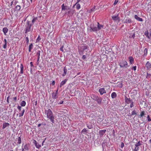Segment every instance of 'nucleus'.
Here are the masks:
<instances>
[{
    "label": "nucleus",
    "mask_w": 151,
    "mask_h": 151,
    "mask_svg": "<svg viewBox=\"0 0 151 151\" xmlns=\"http://www.w3.org/2000/svg\"><path fill=\"white\" fill-rule=\"evenodd\" d=\"M40 50H38L37 53V59L38 60H39L40 58Z\"/></svg>",
    "instance_id": "7c9ffc66"
},
{
    "label": "nucleus",
    "mask_w": 151,
    "mask_h": 151,
    "mask_svg": "<svg viewBox=\"0 0 151 151\" xmlns=\"http://www.w3.org/2000/svg\"><path fill=\"white\" fill-rule=\"evenodd\" d=\"M135 36V33L134 32H132L131 33H129V37L130 38H134Z\"/></svg>",
    "instance_id": "aec40b11"
},
{
    "label": "nucleus",
    "mask_w": 151,
    "mask_h": 151,
    "mask_svg": "<svg viewBox=\"0 0 151 151\" xmlns=\"http://www.w3.org/2000/svg\"><path fill=\"white\" fill-rule=\"evenodd\" d=\"M6 46H7V44H4V45L3 46V48L4 49H6Z\"/></svg>",
    "instance_id": "6e6d98bb"
},
{
    "label": "nucleus",
    "mask_w": 151,
    "mask_h": 151,
    "mask_svg": "<svg viewBox=\"0 0 151 151\" xmlns=\"http://www.w3.org/2000/svg\"><path fill=\"white\" fill-rule=\"evenodd\" d=\"M58 87L55 93L53 92L52 93V98L54 99H56L58 97Z\"/></svg>",
    "instance_id": "6e6552de"
},
{
    "label": "nucleus",
    "mask_w": 151,
    "mask_h": 151,
    "mask_svg": "<svg viewBox=\"0 0 151 151\" xmlns=\"http://www.w3.org/2000/svg\"><path fill=\"white\" fill-rule=\"evenodd\" d=\"M37 17H33V18L32 20V24H33L37 20Z\"/></svg>",
    "instance_id": "c756f323"
},
{
    "label": "nucleus",
    "mask_w": 151,
    "mask_h": 151,
    "mask_svg": "<svg viewBox=\"0 0 151 151\" xmlns=\"http://www.w3.org/2000/svg\"><path fill=\"white\" fill-rule=\"evenodd\" d=\"M63 103V101H60V102H59L58 103V104H62Z\"/></svg>",
    "instance_id": "4d7b16f0"
},
{
    "label": "nucleus",
    "mask_w": 151,
    "mask_h": 151,
    "mask_svg": "<svg viewBox=\"0 0 151 151\" xmlns=\"http://www.w3.org/2000/svg\"><path fill=\"white\" fill-rule=\"evenodd\" d=\"M63 71H64V73L62 74V76H65L66 74V73H67V70L66 68L65 67H64Z\"/></svg>",
    "instance_id": "bb28decb"
},
{
    "label": "nucleus",
    "mask_w": 151,
    "mask_h": 151,
    "mask_svg": "<svg viewBox=\"0 0 151 151\" xmlns=\"http://www.w3.org/2000/svg\"><path fill=\"white\" fill-rule=\"evenodd\" d=\"M21 9V6L19 5H17L15 8V10L16 11H19Z\"/></svg>",
    "instance_id": "a878e982"
},
{
    "label": "nucleus",
    "mask_w": 151,
    "mask_h": 151,
    "mask_svg": "<svg viewBox=\"0 0 151 151\" xmlns=\"http://www.w3.org/2000/svg\"><path fill=\"white\" fill-rule=\"evenodd\" d=\"M116 96L117 95L116 93L115 92L112 93L111 94V97L113 99L116 98Z\"/></svg>",
    "instance_id": "5701e85b"
},
{
    "label": "nucleus",
    "mask_w": 151,
    "mask_h": 151,
    "mask_svg": "<svg viewBox=\"0 0 151 151\" xmlns=\"http://www.w3.org/2000/svg\"><path fill=\"white\" fill-rule=\"evenodd\" d=\"M129 60L131 64L134 63V59L132 57L130 56L129 57Z\"/></svg>",
    "instance_id": "412c9836"
},
{
    "label": "nucleus",
    "mask_w": 151,
    "mask_h": 151,
    "mask_svg": "<svg viewBox=\"0 0 151 151\" xmlns=\"http://www.w3.org/2000/svg\"><path fill=\"white\" fill-rule=\"evenodd\" d=\"M32 24L31 23L30 21H27L26 24L25 25V33H27V32H29L31 31V28Z\"/></svg>",
    "instance_id": "20e7f679"
},
{
    "label": "nucleus",
    "mask_w": 151,
    "mask_h": 151,
    "mask_svg": "<svg viewBox=\"0 0 151 151\" xmlns=\"http://www.w3.org/2000/svg\"><path fill=\"white\" fill-rule=\"evenodd\" d=\"M34 102H35V106L37 105V101L36 100V101H35V100H34Z\"/></svg>",
    "instance_id": "052dcab7"
},
{
    "label": "nucleus",
    "mask_w": 151,
    "mask_h": 151,
    "mask_svg": "<svg viewBox=\"0 0 151 151\" xmlns=\"http://www.w3.org/2000/svg\"><path fill=\"white\" fill-rule=\"evenodd\" d=\"M33 142L37 148L39 149L41 147V145H40L35 140H34Z\"/></svg>",
    "instance_id": "4468645a"
},
{
    "label": "nucleus",
    "mask_w": 151,
    "mask_h": 151,
    "mask_svg": "<svg viewBox=\"0 0 151 151\" xmlns=\"http://www.w3.org/2000/svg\"><path fill=\"white\" fill-rule=\"evenodd\" d=\"M25 40H26V41L27 42V43H28L29 40V38L28 37H26Z\"/></svg>",
    "instance_id": "09e8293b"
},
{
    "label": "nucleus",
    "mask_w": 151,
    "mask_h": 151,
    "mask_svg": "<svg viewBox=\"0 0 151 151\" xmlns=\"http://www.w3.org/2000/svg\"><path fill=\"white\" fill-rule=\"evenodd\" d=\"M99 91L101 95H102L106 93V91L104 88H101L99 89Z\"/></svg>",
    "instance_id": "9d476101"
},
{
    "label": "nucleus",
    "mask_w": 151,
    "mask_h": 151,
    "mask_svg": "<svg viewBox=\"0 0 151 151\" xmlns=\"http://www.w3.org/2000/svg\"><path fill=\"white\" fill-rule=\"evenodd\" d=\"M14 100L16 101L17 99V97H15L13 98Z\"/></svg>",
    "instance_id": "680f3d73"
},
{
    "label": "nucleus",
    "mask_w": 151,
    "mask_h": 151,
    "mask_svg": "<svg viewBox=\"0 0 151 151\" xmlns=\"http://www.w3.org/2000/svg\"><path fill=\"white\" fill-rule=\"evenodd\" d=\"M68 80L67 79H65L64 80L62 81L60 83V87H61L63 86L65 84Z\"/></svg>",
    "instance_id": "a211bd4d"
},
{
    "label": "nucleus",
    "mask_w": 151,
    "mask_h": 151,
    "mask_svg": "<svg viewBox=\"0 0 151 151\" xmlns=\"http://www.w3.org/2000/svg\"><path fill=\"white\" fill-rule=\"evenodd\" d=\"M42 125V124H38V127H40V126H41V125Z\"/></svg>",
    "instance_id": "774afa93"
},
{
    "label": "nucleus",
    "mask_w": 151,
    "mask_h": 151,
    "mask_svg": "<svg viewBox=\"0 0 151 151\" xmlns=\"http://www.w3.org/2000/svg\"><path fill=\"white\" fill-rule=\"evenodd\" d=\"M124 143L123 142H122L121 144V148H123L124 146Z\"/></svg>",
    "instance_id": "603ef678"
},
{
    "label": "nucleus",
    "mask_w": 151,
    "mask_h": 151,
    "mask_svg": "<svg viewBox=\"0 0 151 151\" xmlns=\"http://www.w3.org/2000/svg\"><path fill=\"white\" fill-rule=\"evenodd\" d=\"M62 10L65 11L70 9L69 7L67 6H65L64 4H63L61 6Z\"/></svg>",
    "instance_id": "9b49d317"
},
{
    "label": "nucleus",
    "mask_w": 151,
    "mask_h": 151,
    "mask_svg": "<svg viewBox=\"0 0 151 151\" xmlns=\"http://www.w3.org/2000/svg\"><path fill=\"white\" fill-rule=\"evenodd\" d=\"M18 141L17 143L18 144H20L21 143V138L20 137H19Z\"/></svg>",
    "instance_id": "72a5a7b5"
},
{
    "label": "nucleus",
    "mask_w": 151,
    "mask_h": 151,
    "mask_svg": "<svg viewBox=\"0 0 151 151\" xmlns=\"http://www.w3.org/2000/svg\"><path fill=\"white\" fill-rule=\"evenodd\" d=\"M136 114L137 113L136 112V110H134L132 112L131 115H133Z\"/></svg>",
    "instance_id": "58836bf2"
},
{
    "label": "nucleus",
    "mask_w": 151,
    "mask_h": 151,
    "mask_svg": "<svg viewBox=\"0 0 151 151\" xmlns=\"http://www.w3.org/2000/svg\"><path fill=\"white\" fill-rule=\"evenodd\" d=\"M55 84V81H52V83H50L51 85H52V86H54Z\"/></svg>",
    "instance_id": "8fccbe9b"
},
{
    "label": "nucleus",
    "mask_w": 151,
    "mask_h": 151,
    "mask_svg": "<svg viewBox=\"0 0 151 151\" xmlns=\"http://www.w3.org/2000/svg\"><path fill=\"white\" fill-rule=\"evenodd\" d=\"M103 27V25L101 24L99 22H97V27L94 26V24H92L90 25L89 31L90 32H97L100 30Z\"/></svg>",
    "instance_id": "f257e3e1"
},
{
    "label": "nucleus",
    "mask_w": 151,
    "mask_h": 151,
    "mask_svg": "<svg viewBox=\"0 0 151 151\" xmlns=\"http://www.w3.org/2000/svg\"><path fill=\"white\" fill-rule=\"evenodd\" d=\"M10 124L8 123L4 122L3 124L2 129H4L5 128L7 127H9Z\"/></svg>",
    "instance_id": "6ab92c4d"
},
{
    "label": "nucleus",
    "mask_w": 151,
    "mask_h": 151,
    "mask_svg": "<svg viewBox=\"0 0 151 151\" xmlns=\"http://www.w3.org/2000/svg\"><path fill=\"white\" fill-rule=\"evenodd\" d=\"M118 0H115L114 2V5H115L118 2Z\"/></svg>",
    "instance_id": "de8ad7c7"
},
{
    "label": "nucleus",
    "mask_w": 151,
    "mask_h": 151,
    "mask_svg": "<svg viewBox=\"0 0 151 151\" xmlns=\"http://www.w3.org/2000/svg\"><path fill=\"white\" fill-rule=\"evenodd\" d=\"M134 18L136 19L139 22L143 21V19L139 17L137 15H135L134 16Z\"/></svg>",
    "instance_id": "f3484780"
},
{
    "label": "nucleus",
    "mask_w": 151,
    "mask_h": 151,
    "mask_svg": "<svg viewBox=\"0 0 151 151\" xmlns=\"http://www.w3.org/2000/svg\"><path fill=\"white\" fill-rule=\"evenodd\" d=\"M87 48V46H83L82 47V50L84 51Z\"/></svg>",
    "instance_id": "c9c22d12"
},
{
    "label": "nucleus",
    "mask_w": 151,
    "mask_h": 151,
    "mask_svg": "<svg viewBox=\"0 0 151 151\" xmlns=\"http://www.w3.org/2000/svg\"><path fill=\"white\" fill-rule=\"evenodd\" d=\"M45 113H46L47 117V118L49 119L50 121L52 123H55V116H53L52 112L50 109H49L45 111Z\"/></svg>",
    "instance_id": "f03ea898"
},
{
    "label": "nucleus",
    "mask_w": 151,
    "mask_h": 151,
    "mask_svg": "<svg viewBox=\"0 0 151 151\" xmlns=\"http://www.w3.org/2000/svg\"><path fill=\"white\" fill-rule=\"evenodd\" d=\"M21 106H17V109L18 110H19V111H20L21 110Z\"/></svg>",
    "instance_id": "864d4df0"
},
{
    "label": "nucleus",
    "mask_w": 151,
    "mask_h": 151,
    "mask_svg": "<svg viewBox=\"0 0 151 151\" xmlns=\"http://www.w3.org/2000/svg\"><path fill=\"white\" fill-rule=\"evenodd\" d=\"M112 18L114 21H118V22L120 21V18L119 17V14H118L116 16H113L112 17Z\"/></svg>",
    "instance_id": "1a4fd4ad"
},
{
    "label": "nucleus",
    "mask_w": 151,
    "mask_h": 151,
    "mask_svg": "<svg viewBox=\"0 0 151 151\" xmlns=\"http://www.w3.org/2000/svg\"><path fill=\"white\" fill-rule=\"evenodd\" d=\"M124 100L125 102L128 104L133 101L132 99H131L130 98H128L126 96H125Z\"/></svg>",
    "instance_id": "f8f14e48"
},
{
    "label": "nucleus",
    "mask_w": 151,
    "mask_h": 151,
    "mask_svg": "<svg viewBox=\"0 0 151 151\" xmlns=\"http://www.w3.org/2000/svg\"><path fill=\"white\" fill-rule=\"evenodd\" d=\"M81 132L83 133L84 134L86 133L87 132V130H86V129L84 128L82 130Z\"/></svg>",
    "instance_id": "4c0bfd02"
},
{
    "label": "nucleus",
    "mask_w": 151,
    "mask_h": 151,
    "mask_svg": "<svg viewBox=\"0 0 151 151\" xmlns=\"http://www.w3.org/2000/svg\"><path fill=\"white\" fill-rule=\"evenodd\" d=\"M27 1L29 2L30 1L31 3H32V0H27Z\"/></svg>",
    "instance_id": "338daca9"
},
{
    "label": "nucleus",
    "mask_w": 151,
    "mask_h": 151,
    "mask_svg": "<svg viewBox=\"0 0 151 151\" xmlns=\"http://www.w3.org/2000/svg\"><path fill=\"white\" fill-rule=\"evenodd\" d=\"M106 132V130L104 129L103 130H101L99 131V134L100 136H102L104 134H105Z\"/></svg>",
    "instance_id": "ddd939ff"
},
{
    "label": "nucleus",
    "mask_w": 151,
    "mask_h": 151,
    "mask_svg": "<svg viewBox=\"0 0 151 151\" xmlns=\"http://www.w3.org/2000/svg\"><path fill=\"white\" fill-rule=\"evenodd\" d=\"M136 66H135L133 67V69L134 70H136Z\"/></svg>",
    "instance_id": "13d9d810"
},
{
    "label": "nucleus",
    "mask_w": 151,
    "mask_h": 151,
    "mask_svg": "<svg viewBox=\"0 0 151 151\" xmlns=\"http://www.w3.org/2000/svg\"><path fill=\"white\" fill-rule=\"evenodd\" d=\"M142 141H139L137 143L135 144V145L137 147H138L139 146L141 145H142Z\"/></svg>",
    "instance_id": "393cba45"
},
{
    "label": "nucleus",
    "mask_w": 151,
    "mask_h": 151,
    "mask_svg": "<svg viewBox=\"0 0 151 151\" xmlns=\"http://www.w3.org/2000/svg\"><path fill=\"white\" fill-rule=\"evenodd\" d=\"M146 36L149 39H151V29H150L148 31V30L146 31L144 33Z\"/></svg>",
    "instance_id": "423d86ee"
},
{
    "label": "nucleus",
    "mask_w": 151,
    "mask_h": 151,
    "mask_svg": "<svg viewBox=\"0 0 151 151\" xmlns=\"http://www.w3.org/2000/svg\"><path fill=\"white\" fill-rule=\"evenodd\" d=\"M91 97L93 99L96 101L99 104H101L102 101V99L101 97L94 94L92 95Z\"/></svg>",
    "instance_id": "7ed1b4c3"
},
{
    "label": "nucleus",
    "mask_w": 151,
    "mask_h": 151,
    "mask_svg": "<svg viewBox=\"0 0 151 151\" xmlns=\"http://www.w3.org/2000/svg\"><path fill=\"white\" fill-rule=\"evenodd\" d=\"M4 42L5 44H7V41L6 39H4Z\"/></svg>",
    "instance_id": "0e129e2a"
},
{
    "label": "nucleus",
    "mask_w": 151,
    "mask_h": 151,
    "mask_svg": "<svg viewBox=\"0 0 151 151\" xmlns=\"http://www.w3.org/2000/svg\"><path fill=\"white\" fill-rule=\"evenodd\" d=\"M147 53V48H145L144 50V56H146Z\"/></svg>",
    "instance_id": "2f4dec72"
},
{
    "label": "nucleus",
    "mask_w": 151,
    "mask_h": 151,
    "mask_svg": "<svg viewBox=\"0 0 151 151\" xmlns=\"http://www.w3.org/2000/svg\"><path fill=\"white\" fill-rule=\"evenodd\" d=\"M2 31L3 32H4V34L5 35H6V33H7V32H8V29L6 27H4L3 28V29H2Z\"/></svg>",
    "instance_id": "4be33fe9"
},
{
    "label": "nucleus",
    "mask_w": 151,
    "mask_h": 151,
    "mask_svg": "<svg viewBox=\"0 0 151 151\" xmlns=\"http://www.w3.org/2000/svg\"><path fill=\"white\" fill-rule=\"evenodd\" d=\"M81 0H77V2L76 3V4L77 3H78Z\"/></svg>",
    "instance_id": "e2e57ef3"
},
{
    "label": "nucleus",
    "mask_w": 151,
    "mask_h": 151,
    "mask_svg": "<svg viewBox=\"0 0 151 151\" xmlns=\"http://www.w3.org/2000/svg\"><path fill=\"white\" fill-rule=\"evenodd\" d=\"M41 39V38L40 37V36L39 35H38V36L36 40V42H39Z\"/></svg>",
    "instance_id": "ea45409f"
},
{
    "label": "nucleus",
    "mask_w": 151,
    "mask_h": 151,
    "mask_svg": "<svg viewBox=\"0 0 151 151\" xmlns=\"http://www.w3.org/2000/svg\"><path fill=\"white\" fill-rule=\"evenodd\" d=\"M86 124L87 127L89 129H91L93 127V126L92 124L90 122L87 123Z\"/></svg>",
    "instance_id": "dca6fc26"
},
{
    "label": "nucleus",
    "mask_w": 151,
    "mask_h": 151,
    "mask_svg": "<svg viewBox=\"0 0 151 151\" xmlns=\"http://www.w3.org/2000/svg\"><path fill=\"white\" fill-rule=\"evenodd\" d=\"M151 77V74H149L148 73H147V75L146 77V78H150Z\"/></svg>",
    "instance_id": "a19ab883"
},
{
    "label": "nucleus",
    "mask_w": 151,
    "mask_h": 151,
    "mask_svg": "<svg viewBox=\"0 0 151 151\" xmlns=\"http://www.w3.org/2000/svg\"><path fill=\"white\" fill-rule=\"evenodd\" d=\"M24 149L26 150H28L29 149V147L28 146L27 144H26L24 146V148H23Z\"/></svg>",
    "instance_id": "e433bc0d"
},
{
    "label": "nucleus",
    "mask_w": 151,
    "mask_h": 151,
    "mask_svg": "<svg viewBox=\"0 0 151 151\" xmlns=\"http://www.w3.org/2000/svg\"><path fill=\"white\" fill-rule=\"evenodd\" d=\"M84 51L82 50H81L79 51V53L80 55H82L83 54Z\"/></svg>",
    "instance_id": "49530a36"
},
{
    "label": "nucleus",
    "mask_w": 151,
    "mask_h": 151,
    "mask_svg": "<svg viewBox=\"0 0 151 151\" xmlns=\"http://www.w3.org/2000/svg\"><path fill=\"white\" fill-rule=\"evenodd\" d=\"M147 119L148 121V122H150L151 121V119L150 118V116L149 115L147 116Z\"/></svg>",
    "instance_id": "a18cd8bd"
},
{
    "label": "nucleus",
    "mask_w": 151,
    "mask_h": 151,
    "mask_svg": "<svg viewBox=\"0 0 151 151\" xmlns=\"http://www.w3.org/2000/svg\"><path fill=\"white\" fill-rule=\"evenodd\" d=\"M119 65L121 68H127L128 66L127 63L125 60H122L119 63Z\"/></svg>",
    "instance_id": "39448f33"
},
{
    "label": "nucleus",
    "mask_w": 151,
    "mask_h": 151,
    "mask_svg": "<svg viewBox=\"0 0 151 151\" xmlns=\"http://www.w3.org/2000/svg\"><path fill=\"white\" fill-rule=\"evenodd\" d=\"M76 8L77 9H79L81 8L80 4H79L77 3L76 5Z\"/></svg>",
    "instance_id": "f704fd0d"
},
{
    "label": "nucleus",
    "mask_w": 151,
    "mask_h": 151,
    "mask_svg": "<svg viewBox=\"0 0 151 151\" xmlns=\"http://www.w3.org/2000/svg\"><path fill=\"white\" fill-rule=\"evenodd\" d=\"M86 58V56L85 55H83L82 56V59L83 60L85 59Z\"/></svg>",
    "instance_id": "bf43d9fd"
},
{
    "label": "nucleus",
    "mask_w": 151,
    "mask_h": 151,
    "mask_svg": "<svg viewBox=\"0 0 151 151\" xmlns=\"http://www.w3.org/2000/svg\"><path fill=\"white\" fill-rule=\"evenodd\" d=\"M145 111H142L140 114V115H139V118H141V117H142L143 116H144L145 115Z\"/></svg>",
    "instance_id": "cd10ccee"
},
{
    "label": "nucleus",
    "mask_w": 151,
    "mask_h": 151,
    "mask_svg": "<svg viewBox=\"0 0 151 151\" xmlns=\"http://www.w3.org/2000/svg\"><path fill=\"white\" fill-rule=\"evenodd\" d=\"M41 124H42V125H46V124L45 123H42Z\"/></svg>",
    "instance_id": "69168bd1"
},
{
    "label": "nucleus",
    "mask_w": 151,
    "mask_h": 151,
    "mask_svg": "<svg viewBox=\"0 0 151 151\" xmlns=\"http://www.w3.org/2000/svg\"><path fill=\"white\" fill-rule=\"evenodd\" d=\"M26 102L25 101H23L20 103V105L22 106H24L26 105Z\"/></svg>",
    "instance_id": "c85d7f7f"
},
{
    "label": "nucleus",
    "mask_w": 151,
    "mask_h": 151,
    "mask_svg": "<svg viewBox=\"0 0 151 151\" xmlns=\"http://www.w3.org/2000/svg\"><path fill=\"white\" fill-rule=\"evenodd\" d=\"M145 66L147 70H149L151 68V64L149 61L147 62Z\"/></svg>",
    "instance_id": "2eb2a0df"
},
{
    "label": "nucleus",
    "mask_w": 151,
    "mask_h": 151,
    "mask_svg": "<svg viewBox=\"0 0 151 151\" xmlns=\"http://www.w3.org/2000/svg\"><path fill=\"white\" fill-rule=\"evenodd\" d=\"M20 68V73L21 74H23V73L24 66L22 64H21Z\"/></svg>",
    "instance_id": "b1692460"
},
{
    "label": "nucleus",
    "mask_w": 151,
    "mask_h": 151,
    "mask_svg": "<svg viewBox=\"0 0 151 151\" xmlns=\"http://www.w3.org/2000/svg\"><path fill=\"white\" fill-rule=\"evenodd\" d=\"M30 66L31 67H34V65H33V63L32 62H31L30 63Z\"/></svg>",
    "instance_id": "5fc2aeb1"
},
{
    "label": "nucleus",
    "mask_w": 151,
    "mask_h": 151,
    "mask_svg": "<svg viewBox=\"0 0 151 151\" xmlns=\"http://www.w3.org/2000/svg\"><path fill=\"white\" fill-rule=\"evenodd\" d=\"M64 47V46L62 45L60 48V50L63 52V48Z\"/></svg>",
    "instance_id": "3c124183"
},
{
    "label": "nucleus",
    "mask_w": 151,
    "mask_h": 151,
    "mask_svg": "<svg viewBox=\"0 0 151 151\" xmlns=\"http://www.w3.org/2000/svg\"><path fill=\"white\" fill-rule=\"evenodd\" d=\"M132 22L131 19L129 17H125L124 19V23L130 24Z\"/></svg>",
    "instance_id": "0eeeda50"
},
{
    "label": "nucleus",
    "mask_w": 151,
    "mask_h": 151,
    "mask_svg": "<svg viewBox=\"0 0 151 151\" xmlns=\"http://www.w3.org/2000/svg\"><path fill=\"white\" fill-rule=\"evenodd\" d=\"M24 111H25V110H24V109H23V110L21 111V113L19 114V116L20 117L24 115Z\"/></svg>",
    "instance_id": "473e14b6"
},
{
    "label": "nucleus",
    "mask_w": 151,
    "mask_h": 151,
    "mask_svg": "<svg viewBox=\"0 0 151 151\" xmlns=\"http://www.w3.org/2000/svg\"><path fill=\"white\" fill-rule=\"evenodd\" d=\"M131 102V104H130V107L131 108H132V107L134 106V102L133 101Z\"/></svg>",
    "instance_id": "c03bdc74"
},
{
    "label": "nucleus",
    "mask_w": 151,
    "mask_h": 151,
    "mask_svg": "<svg viewBox=\"0 0 151 151\" xmlns=\"http://www.w3.org/2000/svg\"><path fill=\"white\" fill-rule=\"evenodd\" d=\"M33 47V45L32 43L29 46V48L32 49Z\"/></svg>",
    "instance_id": "37998d69"
},
{
    "label": "nucleus",
    "mask_w": 151,
    "mask_h": 151,
    "mask_svg": "<svg viewBox=\"0 0 151 151\" xmlns=\"http://www.w3.org/2000/svg\"><path fill=\"white\" fill-rule=\"evenodd\" d=\"M139 150V147H137L136 146V147H135V149L133 151H138Z\"/></svg>",
    "instance_id": "79ce46f5"
}]
</instances>
